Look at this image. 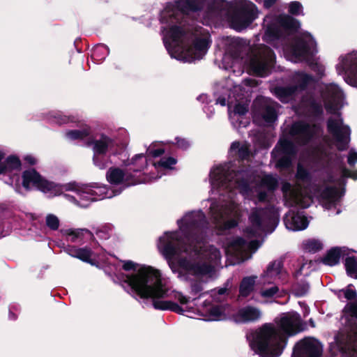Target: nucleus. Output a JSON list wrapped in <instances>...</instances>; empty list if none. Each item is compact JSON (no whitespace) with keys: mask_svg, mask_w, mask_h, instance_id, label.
I'll use <instances>...</instances> for the list:
<instances>
[{"mask_svg":"<svg viewBox=\"0 0 357 357\" xmlns=\"http://www.w3.org/2000/svg\"><path fill=\"white\" fill-rule=\"evenodd\" d=\"M123 282L127 284L124 289L133 298H151L155 310H170L178 314H183L185 310L175 302L160 301L167 296L168 289L162 282L159 270L149 266H142L134 274H123Z\"/></svg>","mask_w":357,"mask_h":357,"instance_id":"nucleus-1","label":"nucleus"},{"mask_svg":"<svg viewBox=\"0 0 357 357\" xmlns=\"http://www.w3.org/2000/svg\"><path fill=\"white\" fill-rule=\"evenodd\" d=\"M207 225L206 215L202 211L187 214L184 224L179 225L182 235L178 232H166V238H160L161 251L165 259L171 260L175 256L188 253L203 243Z\"/></svg>","mask_w":357,"mask_h":357,"instance_id":"nucleus-2","label":"nucleus"},{"mask_svg":"<svg viewBox=\"0 0 357 357\" xmlns=\"http://www.w3.org/2000/svg\"><path fill=\"white\" fill-rule=\"evenodd\" d=\"M275 324L266 323L257 330L250 342V348L260 357H278L290 337V313L276 317Z\"/></svg>","mask_w":357,"mask_h":357,"instance_id":"nucleus-3","label":"nucleus"},{"mask_svg":"<svg viewBox=\"0 0 357 357\" xmlns=\"http://www.w3.org/2000/svg\"><path fill=\"white\" fill-rule=\"evenodd\" d=\"M264 26H266V30L263 40L266 43L275 40L284 43L285 58L290 61V47L288 45L290 40V15L280 14L274 17L266 15Z\"/></svg>","mask_w":357,"mask_h":357,"instance_id":"nucleus-4","label":"nucleus"},{"mask_svg":"<svg viewBox=\"0 0 357 357\" xmlns=\"http://www.w3.org/2000/svg\"><path fill=\"white\" fill-rule=\"evenodd\" d=\"M207 0H175L167 3L164 9L160 12V20L162 24L181 23L184 15L201 12Z\"/></svg>","mask_w":357,"mask_h":357,"instance_id":"nucleus-5","label":"nucleus"},{"mask_svg":"<svg viewBox=\"0 0 357 357\" xmlns=\"http://www.w3.org/2000/svg\"><path fill=\"white\" fill-rule=\"evenodd\" d=\"M276 56L273 50L261 45L253 52L250 60V69L253 75L264 77L269 75L275 64Z\"/></svg>","mask_w":357,"mask_h":357,"instance_id":"nucleus-6","label":"nucleus"},{"mask_svg":"<svg viewBox=\"0 0 357 357\" xmlns=\"http://www.w3.org/2000/svg\"><path fill=\"white\" fill-rule=\"evenodd\" d=\"M317 53L316 42L308 31L291 37V62H305Z\"/></svg>","mask_w":357,"mask_h":357,"instance_id":"nucleus-7","label":"nucleus"},{"mask_svg":"<svg viewBox=\"0 0 357 357\" xmlns=\"http://www.w3.org/2000/svg\"><path fill=\"white\" fill-rule=\"evenodd\" d=\"M249 220L255 228L271 233L279 222V217L273 208H255Z\"/></svg>","mask_w":357,"mask_h":357,"instance_id":"nucleus-8","label":"nucleus"},{"mask_svg":"<svg viewBox=\"0 0 357 357\" xmlns=\"http://www.w3.org/2000/svg\"><path fill=\"white\" fill-rule=\"evenodd\" d=\"M271 158L275 161L278 169L290 168V125H287L283 138H280L271 152Z\"/></svg>","mask_w":357,"mask_h":357,"instance_id":"nucleus-9","label":"nucleus"},{"mask_svg":"<svg viewBox=\"0 0 357 357\" xmlns=\"http://www.w3.org/2000/svg\"><path fill=\"white\" fill-rule=\"evenodd\" d=\"M22 180L23 188L28 191L33 188L42 192L47 193L58 188L56 183L46 179L34 168L24 170L22 174Z\"/></svg>","mask_w":357,"mask_h":357,"instance_id":"nucleus-10","label":"nucleus"},{"mask_svg":"<svg viewBox=\"0 0 357 357\" xmlns=\"http://www.w3.org/2000/svg\"><path fill=\"white\" fill-rule=\"evenodd\" d=\"M321 131L320 124L308 123L300 120L291 123V137L297 135V143L300 146L309 144Z\"/></svg>","mask_w":357,"mask_h":357,"instance_id":"nucleus-11","label":"nucleus"},{"mask_svg":"<svg viewBox=\"0 0 357 357\" xmlns=\"http://www.w3.org/2000/svg\"><path fill=\"white\" fill-rule=\"evenodd\" d=\"M326 126L328 132L335 137L337 142V149L341 151L346 150L350 141V128L343 124L342 119H335L332 117L327 120Z\"/></svg>","mask_w":357,"mask_h":357,"instance_id":"nucleus-12","label":"nucleus"},{"mask_svg":"<svg viewBox=\"0 0 357 357\" xmlns=\"http://www.w3.org/2000/svg\"><path fill=\"white\" fill-rule=\"evenodd\" d=\"M336 69L339 73H344V80L350 86L357 87V52L348 54Z\"/></svg>","mask_w":357,"mask_h":357,"instance_id":"nucleus-13","label":"nucleus"},{"mask_svg":"<svg viewBox=\"0 0 357 357\" xmlns=\"http://www.w3.org/2000/svg\"><path fill=\"white\" fill-rule=\"evenodd\" d=\"M303 114L314 121L321 120L324 114L323 105L312 94L303 95L300 100Z\"/></svg>","mask_w":357,"mask_h":357,"instance_id":"nucleus-14","label":"nucleus"},{"mask_svg":"<svg viewBox=\"0 0 357 357\" xmlns=\"http://www.w3.org/2000/svg\"><path fill=\"white\" fill-rule=\"evenodd\" d=\"M321 347L311 338L305 337L294 345L291 357H321Z\"/></svg>","mask_w":357,"mask_h":357,"instance_id":"nucleus-15","label":"nucleus"},{"mask_svg":"<svg viewBox=\"0 0 357 357\" xmlns=\"http://www.w3.org/2000/svg\"><path fill=\"white\" fill-rule=\"evenodd\" d=\"M256 15L253 10L248 7H241L235 10L230 17L231 27L241 31L250 26L255 20Z\"/></svg>","mask_w":357,"mask_h":357,"instance_id":"nucleus-16","label":"nucleus"},{"mask_svg":"<svg viewBox=\"0 0 357 357\" xmlns=\"http://www.w3.org/2000/svg\"><path fill=\"white\" fill-rule=\"evenodd\" d=\"M138 160H141L142 162L137 165L136 167H130L126 171H125V178L123 183L126 185V186L135 185L141 183L142 181V178L137 176L135 174L140 173L146 165L147 162L146 160L145 159L144 154H136L131 159L130 164L135 165Z\"/></svg>","mask_w":357,"mask_h":357,"instance_id":"nucleus-17","label":"nucleus"},{"mask_svg":"<svg viewBox=\"0 0 357 357\" xmlns=\"http://www.w3.org/2000/svg\"><path fill=\"white\" fill-rule=\"evenodd\" d=\"M286 273L283 259L280 258L269 263L261 278L264 283H273L277 278L282 279Z\"/></svg>","mask_w":357,"mask_h":357,"instance_id":"nucleus-18","label":"nucleus"},{"mask_svg":"<svg viewBox=\"0 0 357 357\" xmlns=\"http://www.w3.org/2000/svg\"><path fill=\"white\" fill-rule=\"evenodd\" d=\"M316 82L313 75L304 71H295L291 75V96L297 91H305L309 85Z\"/></svg>","mask_w":357,"mask_h":357,"instance_id":"nucleus-19","label":"nucleus"},{"mask_svg":"<svg viewBox=\"0 0 357 357\" xmlns=\"http://www.w3.org/2000/svg\"><path fill=\"white\" fill-rule=\"evenodd\" d=\"M88 144L93 145V154L105 155L109 149L115 146L116 142L114 139L102 133L99 139H91Z\"/></svg>","mask_w":357,"mask_h":357,"instance_id":"nucleus-20","label":"nucleus"},{"mask_svg":"<svg viewBox=\"0 0 357 357\" xmlns=\"http://www.w3.org/2000/svg\"><path fill=\"white\" fill-rule=\"evenodd\" d=\"M64 251L70 256L91 265H95L96 263V260L91 258L93 252L89 247L77 248L75 245H68L64 247Z\"/></svg>","mask_w":357,"mask_h":357,"instance_id":"nucleus-21","label":"nucleus"},{"mask_svg":"<svg viewBox=\"0 0 357 357\" xmlns=\"http://www.w3.org/2000/svg\"><path fill=\"white\" fill-rule=\"evenodd\" d=\"M342 255V248L333 247L327 251L324 257L319 258L316 261L321 262L326 266H334L340 263Z\"/></svg>","mask_w":357,"mask_h":357,"instance_id":"nucleus-22","label":"nucleus"},{"mask_svg":"<svg viewBox=\"0 0 357 357\" xmlns=\"http://www.w3.org/2000/svg\"><path fill=\"white\" fill-rule=\"evenodd\" d=\"M236 317L242 322H250L258 320L261 317L260 311L252 306L248 305L238 310Z\"/></svg>","mask_w":357,"mask_h":357,"instance_id":"nucleus-23","label":"nucleus"},{"mask_svg":"<svg viewBox=\"0 0 357 357\" xmlns=\"http://www.w3.org/2000/svg\"><path fill=\"white\" fill-rule=\"evenodd\" d=\"M234 151H236V155L238 160L241 161L248 159L251 155L250 145L247 143L241 145L239 142H232L230 146V151L233 152Z\"/></svg>","mask_w":357,"mask_h":357,"instance_id":"nucleus-24","label":"nucleus"},{"mask_svg":"<svg viewBox=\"0 0 357 357\" xmlns=\"http://www.w3.org/2000/svg\"><path fill=\"white\" fill-rule=\"evenodd\" d=\"M66 235L70 238L72 243H76L78 240L83 241L85 238L92 239L94 238L93 234L87 229H70L66 231Z\"/></svg>","mask_w":357,"mask_h":357,"instance_id":"nucleus-25","label":"nucleus"},{"mask_svg":"<svg viewBox=\"0 0 357 357\" xmlns=\"http://www.w3.org/2000/svg\"><path fill=\"white\" fill-rule=\"evenodd\" d=\"M168 36L176 45L183 43V40L187 34L185 29L180 25H172L168 31Z\"/></svg>","mask_w":357,"mask_h":357,"instance_id":"nucleus-26","label":"nucleus"},{"mask_svg":"<svg viewBox=\"0 0 357 357\" xmlns=\"http://www.w3.org/2000/svg\"><path fill=\"white\" fill-rule=\"evenodd\" d=\"M255 277H245L242 279L239 285V296L243 298L248 297L254 290Z\"/></svg>","mask_w":357,"mask_h":357,"instance_id":"nucleus-27","label":"nucleus"},{"mask_svg":"<svg viewBox=\"0 0 357 357\" xmlns=\"http://www.w3.org/2000/svg\"><path fill=\"white\" fill-rule=\"evenodd\" d=\"M125 171L119 167H111L107 172L108 182L113 185H119L123 183Z\"/></svg>","mask_w":357,"mask_h":357,"instance_id":"nucleus-28","label":"nucleus"},{"mask_svg":"<svg viewBox=\"0 0 357 357\" xmlns=\"http://www.w3.org/2000/svg\"><path fill=\"white\" fill-rule=\"evenodd\" d=\"M307 329V324L296 312L291 311V336Z\"/></svg>","mask_w":357,"mask_h":357,"instance_id":"nucleus-29","label":"nucleus"},{"mask_svg":"<svg viewBox=\"0 0 357 357\" xmlns=\"http://www.w3.org/2000/svg\"><path fill=\"white\" fill-rule=\"evenodd\" d=\"M208 41L205 38L196 37L188 50L190 54H194V52H198L200 54H204L208 48Z\"/></svg>","mask_w":357,"mask_h":357,"instance_id":"nucleus-30","label":"nucleus"},{"mask_svg":"<svg viewBox=\"0 0 357 357\" xmlns=\"http://www.w3.org/2000/svg\"><path fill=\"white\" fill-rule=\"evenodd\" d=\"M320 197L329 204H335L341 195L336 187L327 186L321 192Z\"/></svg>","mask_w":357,"mask_h":357,"instance_id":"nucleus-31","label":"nucleus"},{"mask_svg":"<svg viewBox=\"0 0 357 357\" xmlns=\"http://www.w3.org/2000/svg\"><path fill=\"white\" fill-rule=\"evenodd\" d=\"M308 225L309 221L305 215L291 213V231L304 230Z\"/></svg>","mask_w":357,"mask_h":357,"instance_id":"nucleus-32","label":"nucleus"},{"mask_svg":"<svg viewBox=\"0 0 357 357\" xmlns=\"http://www.w3.org/2000/svg\"><path fill=\"white\" fill-rule=\"evenodd\" d=\"M228 7V2L225 0H212L208 6V10L214 14H221L227 10Z\"/></svg>","mask_w":357,"mask_h":357,"instance_id":"nucleus-33","label":"nucleus"},{"mask_svg":"<svg viewBox=\"0 0 357 357\" xmlns=\"http://www.w3.org/2000/svg\"><path fill=\"white\" fill-rule=\"evenodd\" d=\"M310 289V284L305 280H302L291 287V293L296 297L305 296Z\"/></svg>","mask_w":357,"mask_h":357,"instance_id":"nucleus-34","label":"nucleus"},{"mask_svg":"<svg viewBox=\"0 0 357 357\" xmlns=\"http://www.w3.org/2000/svg\"><path fill=\"white\" fill-rule=\"evenodd\" d=\"M344 266L347 274L351 278L357 279V259L356 257H347L345 259Z\"/></svg>","mask_w":357,"mask_h":357,"instance_id":"nucleus-35","label":"nucleus"},{"mask_svg":"<svg viewBox=\"0 0 357 357\" xmlns=\"http://www.w3.org/2000/svg\"><path fill=\"white\" fill-rule=\"evenodd\" d=\"M303 250L311 253H316L323 249L322 243L317 239H307L303 243Z\"/></svg>","mask_w":357,"mask_h":357,"instance_id":"nucleus-36","label":"nucleus"},{"mask_svg":"<svg viewBox=\"0 0 357 357\" xmlns=\"http://www.w3.org/2000/svg\"><path fill=\"white\" fill-rule=\"evenodd\" d=\"M273 94L282 102H288L290 100V86H276L273 89Z\"/></svg>","mask_w":357,"mask_h":357,"instance_id":"nucleus-37","label":"nucleus"},{"mask_svg":"<svg viewBox=\"0 0 357 357\" xmlns=\"http://www.w3.org/2000/svg\"><path fill=\"white\" fill-rule=\"evenodd\" d=\"M213 271V267L207 263H195L193 274L195 275H206Z\"/></svg>","mask_w":357,"mask_h":357,"instance_id":"nucleus-38","label":"nucleus"},{"mask_svg":"<svg viewBox=\"0 0 357 357\" xmlns=\"http://www.w3.org/2000/svg\"><path fill=\"white\" fill-rule=\"evenodd\" d=\"M261 185L269 191H274L278 186V181L272 175H265L261 180Z\"/></svg>","mask_w":357,"mask_h":357,"instance_id":"nucleus-39","label":"nucleus"},{"mask_svg":"<svg viewBox=\"0 0 357 357\" xmlns=\"http://www.w3.org/2000/svg\"><path fill=\"white\" fill-rule=\"evenodd\" d=\"M261 116L266 123H273L277 119L275 109L270 105H266L264 109Z\"/></svg>","mask_w":357,"mask_h":357,"instance_id":"nucleus-40","label":"nucleus"},{"mask_svg":"<svg viewBox=\"0 0 357 357\" xmlns=\"http://www.w3.org/2000/svg\"><path fill=\"white\" fill-rule=\"evenodd\" d=\"M56 185L58 188H55V190L50 191V193L53 194L54 196L61 195L63 191H75L77 184L75 182H73L64 185L56 183Z\"/></svg>","mask_w":357,"mask_h":357,"instance_id":"nucleus-41","label":"nucleus"},{"mask_svg":"<svg viewBox=\"0 0 357 357\" xmlns=\"http://www.w3.org/2000/svg\"><path fill=\"white\" fill-rule=\"evenodd\" d=\"M315 57H312L307 60L305 63L309 66V68L314 72L318 76L321 77L324 75V67L321 63H318Z\"/></svg>","mask_w":357,"mask_h":357,"instance_id":"nucleus-42","label":"nucleus"},{"mask_svg":"<svg viewBox=\"0 0 357 357\" xmlns=\"http://www.w3.org/2000/svg\"><path fill=\"white\" fill-rule=\"evenodd\" d=\"M4 162L8 172L14 169H18L20 168L22 165L20 158L17 156L13 155L7 157Z\"/></svg>","mask_w":357,"mask_h":357,"instance_id":"nucleus-43","label":"nucleus"},{"mask_svg":"<svg viewBox=\"0 0 357 357\" xmlns=\"http://www.w3.org/2000/svg\"><path fill=\"white\" fill-rule=\"evenodd\" d=\"M176 162L177 160L172 156L163 157L155 165L166 169H172V165H176Z\"/></svg>","mask_w":357,"mask_h":357,"instance_id":"nucleus-44","label":"nucleus"},{"mask_svg":"<svg viewBox=\"0 0 357 357\" xmlns=\"http://www.w3.org/2000/svg\"><path fill=\"white\" fill-rule=\"evenodd\" d=\"M296 176L298 180L303 182L310 181L312 178L310 172L301 165H298Z\"/></svg>","mask_w":357,"mask_h":357,"instance_id":"nucleus-45","label":"nucleus"},{"mask_svg":"<svg viewBox=\"0 0 357 357\" xmlns=\"http://www.w3.org/2000/svg\"><path fill=\"white\" fill-rule=\"evenodd\" d=\"M89 135L87 130H72L66 132V135L71 139H82Z\"/></svg>","mask_w":357,"mask_h":357,"instance_id":"nucleus-46","label":"nucleus"},{"mask_svg":"<svg viewBox=\"0 0 357 357\" xmlns=\"http://www.w3.org/2000/svg\"><path fill=\"white\" fill-rule=\"evenodd\" d=\"M45 222L47 227L53 231L57 230L60 225L59 218L54 214H48L46 216Z\"/></svg>","mask_w":357,"mask_h":357,"instance_id":"nucleus-47","label":"nucleus"},{"mask_svg":"<svg viewBox=\"0 0 357 357\" xmlns=\"http://www.w3.org/2000/svg\"><path fill=\"white\" fill-rule=\"evenodd\" d=\"M328 93L334 102H339L343 98V92L336 86H331L328 88Z\"/></svg>","mask_w":357,"mask_h":357,"instance_id":"nucleus-48","label":"nucleus"},{"mask_svg":"<svg viewBox=\"0 0 357 357\" xmlns=\"http://www.w3.org/2000/svg\"><path fill=\"white\" fill-rule=\"evenodd\" d=\"M310 155L316 160H321L326 155V151L320 146H314L310 150Z\"/></svg>","mask_w":357,"mask_h":357,"instance_id":"nucleus-49","label":"nucleus"},{"mask_svg":"<svg viewBox=\"0 0 357 357\" xmlns=\"http://www.w3.org/2000/svg\"><path fill=\"white\" fill-rule=\"evenodd\" d=\"M304 15L303 6L301 3L297 1H291V17L303 16Z\"/></svg>","mask_w":357,"mask_h":357,"instance_id":"nucleus-50","label":"nucleus"},{"mask_svg":"<svg viewBox=\"0 0 357 357\" xmlns=\"http://www.w3.org/2000/svg\"><path fill=\"white\" fill-rule=\"evenodd\" d=\"M77 194L79 197L80 201L86 202L87 206L91 202L95 200V198L93 197V196L94 195V191L93 190H90L89 192L78 191Z\"/></svg>","mask_w":357,"mask_h":357,"instance_id":"nucleus-51","label":"nucleus"},{"mask_svg":"<svg viewBox=\"0 0 357 357\" xmlns=\"http://www.w3.org/2000/svg\"><path fill=\"white\" fill-rule=\"evenodd\" d=\"M345 178H351L354 180H357V169L352 172L347 169V167H342V176L339 179L340 183L344 182Z\"/></svg>","mask_w":357,"mask_h":357,"instance_id":"nucleus-52","label":"nucleus"},{"mask_svg":"<svg viewBox=\"0 0 357 357\" xmlns=\"http://www.w3.org/2000/svg\"><path fill=\"white\" fill-rule=\"evenodd\" d=\"M301 23L300 20L291 17V37L299 35L301 32L303 31L301 29Z\"/></svg>","mask_w":357,"mask_h":357,"instance_id":"nucleus-53","label":"nucleus"},{"mask_svg":"<svg viewBox=\"0 0 357 357\" xmlns=\"http://www.w3.org/2000/svg\"><path fill=\"white\" fill-rule=\"evenodd\" d=\"M345 313L349 314L351 317L357 318V303H348L343 310Z\"/></svg>","mask_w":357,"mask_h":357,"instance_id":"nucleus-54","label":"nucleus"},{"mask_svg":"<svg viewBox=\"0 0 357 357\" xmlns=\"http://www.w3.org/2000/svg\"><path fill=\"white\" fill-rule=\"evenodd\" d=\"M209 314L214 317V320H220L224 313L220 305H215L209 310Z\"/></svg>","mask_w":357,"mask_h":357,"instance_id":"nucleus-55","label":"nucleus"},{"mask_svg":"<svg viewBox=\"0 0 357 357\" xmlns=\"http://www.w3.org/2000/svg\"><path fill=\"white\" fill-rule=\"evenodd\" d=\"M178 265L181 268L188 271H193L195 263L191 262L186 258H181L178 261Z\"/></svg>","mask_w":357,"mask_h":357,"instance_id":"nucleus-56","label":"nucleus"},{"mask_svg":"<svg viewBox=\"0 0 357 357\" xmlns=\"http://www.w3.org/2000/svg\"><path fill=\"white\" fill-rule=\"evenodd\" d=\"M190 293L197 295L203 290L202 282L199 280H195L190 284Z\"/></svg>","mask_w":357,"mask_h":357,"instance_id":"nucleus-57","label":"nucleus"},{"mask_svg":"<svg viewBox=\"0 0 357 357\" xmlns=\"http://www.w3.org/2000/svg\"><path fill=\"white\" fill-rule=\"evenodd\" d=\"M282 191L285 197V205L290 207V182H285L282 185Z\"/></svg>","mask_w":357,"mask_h":357,"instance_id":"nucleus-58","label":"nucleus"},{"mask_svg":"<svg viewBox=\"0 0 357 357\" xmlns=\"http://www.w3.org/2000/svg\"><path fill=\"white\" fill-rule=\"evenodd\" d=\"M104 155L93 154V161L96 166L99 169H103L106 167V164L103 160Z\"/></svg>","mask_w":357,"mask_h":357,"instance_id":"nucleus-59","label":"nucleus"},{"mask_svg":"<svg viewBox=\"0 0 357 357\" xmlns=\"http://www.w3.org/2000/svg\"><path fill=\"white\" fill-rule=\"evenodd\" d=\"M313 261L310 260H305L304 258H302L301 263L300 265V267L298 270H296L294 274V278H297L298 275H301L302 274L303 269L304 267L308 264V268H310V266L312 265Z\"/></svg>","mask_w":357,"mask_h":357,"instance_id":"nucleus-60","label":"nucleus"},{"mask_svg":"<svg viewBox=\"0 0 357 357\" xmlns=\"http://www.w3.org/2000/svg\"><path fill=\"white\" fill-rule=\"evenodd\" d=\"M234 112L239 116H243L248 112V107L247 105L238 103L235 105Z\"/></svg>","mask_w":357,"mask_h":357,"instance_id":"nucleus-61","label":"nucleus"},{"mask_svg":"<svg viewBox=\"0 0 357 357\" xmlns=\"http://www.w3.org/2000/svg\"><path fill=\"white\" fill-rule=\"evenodd\" d=\"M279 289L277 286H273L271 288L261 291V296L264 298H272L278 291Z\"/></svg>","mask_w":357,"mask_h":357,"instance_id":"nucleus-62","label":"nucleus"},{"mask_svg":"<svg viewBox=\"0 0 357 357\" xmlns=\"http://www.w3.org/2000/svg\"><path fill=\"white\" fill-rule=\"evenodd\" d=\"M240 45H241V42H240V40L239 38H236V39H234V40H232V42L231 43L230 45H229V49H231V48H234V52L232 53V54L234 56H238L240 53H241V50H240Z\"/></svg>","mask_w":357,"mask_h":357,"instance_id":"nucleus-63","label":"nucleus"},{"mask_svg":"<svg viewBox=\"0 0 357 357\" xmlns=\"http://www.w3.org/2000/svg\"><path fill=\"white\" fill-rule=\"evenodd\" d=\"M176 144L178 148L179 149H181L183 150H186L189 148L190 146V143L189 142L184 139V138H180V137H176Z\"/></svg>","mask_w":357,"mask_h":357,"instance_id":"nucleus-64","label":"nucleus"}]
</instances>
